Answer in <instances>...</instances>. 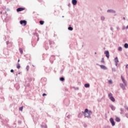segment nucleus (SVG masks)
<instances>
[{"label": "nucleus", "instance_id": "nucleus-34", "mask_svg": "<svg viewBox=\"0 0 128 128\" xmlns=\"http://www.w3.org/2000/svg\"><path fill=\"white\" fill-rule=\"evenodd\" d=\"M20 59H18V62H20Z\"/></svg>", "mask_w": 128, "mask_h": 128}, {"label": "nucleus", "instance_id": "nucleus-10", "mask_svg": "<svg viewBox=\"0 0 128 128\" xmlns=\"http://www.w3.org/2000/svg\"><path fill=\"white\" fill-rule=\"evenodd\" d=\"M120 86L122 88V90H124L126 88V87H124V86L123 84H120Z\"/></svg>", "mask_w": 128, "mask_h": 128}, {"label": "nucleus", "instance_id": "nucleus-14", "mask_svg": "<svg viewBox=\"0 0 128 128\" xmlns=\"http://www.w3.org/2000/svg\"><path fill=\"white\" fill-rule=\"evenodd\" d=\"M85 88H90V84H84Z\"/></svg>", "mask_w": 128, "mask_h": 128}, {"label": "nucleus", "instance_id": "nucleus-2", "mask_svg": "<svg viewBox=\"0 0 128 128\" xmlns=\"http://www.w3.org/2000/svg\"><path fill=\"white\" fill-rule=\"evenodd\" d=\"M20 24H23V26H26V21L24 20H20Z\"/></svg>", "mask_w": 128, "mask_h": 128}, {"label": "nucleus", "instance_id": "nucleus-15", "mask_svg": "<svg viewBox=\"0 0 128 128\" xmlns=\"http://www.w3.org/2000/svg\"><path fill=\"white\" fill-rule=\"evenodd\" d=\"M40 24L42 25L44 24V21L40 20Z\"/></svg>", "mask_w": 128, "mask_h": 128}, {"label": "nucleus", "instance_id": "nucleus-33", "mask_svg": "<svg viewBox=\"0 0 128 128\" xmlns=\"http://www.w3.org/2000/svg\"><path fill=\"white\" fill-rule=\"evenodd\" d=\"M108 12H110V10H108Z\"/></svg>", "mask_w": 128, "mask_h": 128}, {"label": "nucleus", "instance_id": "nucleus-25", "mask_svg": "<svg viewBox=\"0 0 128 128\" xmlns=\"http://www.w3.org/2000/svg\"><path fill=\"white\" fill-rule=\"evenodd\" d=\"M26 70H30V66H26Z\"/></svg>", "mask_w": 128, "mask_h": 128}, {"label": "nucleus", "instance_id": "nucleus-20", "mask_svg": "<svg viewBox=\"0 0 128 128\" xmlns=\"http://www.w3.org/2000/svg\"><path fill=\"white\" fill-rule=\"evenodd\" d=\"M60 80H61V82H64V78L63 77L60 78Z\"/></svg>", "mask_w": 128, "mask_h": 128}, {"label": "nucleus", "instance_id": "nucleus-30", "mask_svg": "<svg viewBox=\"0 0 128 128\" xmlns=\"http://www.w3.org/2000/svg\"><path fill=\"white\" fill-rule=\"evenodd\" d=\"M6 42V44H10V41H7Z\"/></svg>", "mask_w": 128, "mask_h": 128}, {"label": "nucleus", "instance_id": "nucleus-17", "mask_svg": "<svg viewBox=\"0 0 128 128\" xmlns=\"http://www.w3.org/2000/svg\"><path fill=\"white\" fill-rule=\"evenodd\" d=\"M116 122H120V118H116Z\"/></svg>", "mask_w": 128, "mask_h": 128}, {"label": "nucleus", "instance_id": "nucleus-12", "mask_svg": "<svg viewBox=\"0 0 128 128\" xmlns=\"http://www.w3.org/2000/svg\"><path fill=\"white\" fill-rule=\"evenodd\" d=\"M110 100H112V102H116V99H114V98L113 97H111V98H110Z\"/></svg>", "mask_w": 128, "mask_h": 128}, {"label": "nucleus", "instance_id": "nucleus-3", "mask_svg": "<svg viewBox=\"0 0 128 128\" xmlns=\"http://www.w3.org/2000/svg\"><path fill=\"white\" fill-rule=\"evenodd\" d=\"M110 122H111L112 126H114L116 124V123H114V119L112 118H110Z\"/></svg>", "mask_w": 128, "mask_h": 128}, {"label": "nucleus", "instance_id": "nucleus-7", "mask_svg": "<svg viewBox=\"0 0 128 128\" xmlns=\"http://www.w3.org/2000/svg\"><path fill=\"white\" fill-rule=\"evenodd\" d=\"M121 78H122V82H124V84L125 86H126V80H124V77H122V76H121Z\"/></svg>", "mask_w": 128, "mask_h": 128}, {"label": "nucleus", "instance_id": "nucleus-29", "mask_svg": "<svg viewBox=\"0 0 128 128\" xmlns=\"http://www.w3.org/2000/svg\"><path fill=\"white\" fill-rule=\"evenodd\" d=\"M46 96V94H42V96Z\"/></svg>", "mask_w": 128, "mask_h": 128}, {"label": "nucleus", "instance_id": "nucleus-5", "mask_svg": "<svg viewBox=\"0 0 128 128\" xmlns=\"http://www.w3.org/2000/svg\"><path fill=\"white\" fill-rule=\"evenodd\" d=\"M22 10H24V8H19L16 9V11L18 12H22Z\"/></svg>", "mask_w": 128, "mask_h": 128}, {"label": "nucleus", "instance_id": "nucleus-28", "mask_svg": "<svg viewBox=\"0 0 128 128\" xmlns=\"http://www.w3.org/2000/svg\"><path fill=\"white\" fill-rule=\"evenodd\" d=\"M101 19L102 20H104V18L102 17Z\"/></svg>", "mask_w": 128, "mask_h": 128}, {"label": "nucleus", "instance_id": "nucleus-35", "mask_svg": "<svg viewBox=\"0 0 128 128\" xmlns=\"http://www.w3.org/2000/svg\"><path fill=\"white\" fill-rule=\"evenodd\" d=\"M94 54H96V52H95Z\"/></svg>", "mask_w": 128, "mask_h": 128}, {"label": "nucleus", "instance_id": "nucleus-36", "mask_svg": "<svg viewBox=\"0 0 128 128\" xmlns=\"http://www.w3.org/2000/svg\"><path fill=\"white\" fill-rule=\"evenodd\" d=\"M124 20H126V18H124Z\"/></svg>", "mask_w": 128, "mask_h": 128}, {"label": "nucleus", "instance_id": "nucleus-16", "mask_svg": "<svg viewBox=\"0 0 128 128\" xmlns=\"http://www.w3.org/2000/svg\"><path fill=\"white\" fill-rule=\"evenodd\" d=\"M124 48H128V44H125L124 45Z\"/></svg>", "mask_w": 128, "mask_h": 128}, {"label": "nucleus", "instance_id": "nucleus-40", "mask_svg": "<svg viewBox=\"0 0 128 128\" xmlns=\"http://www.w3.org/2000/svg\"><path fill=\"white\" fill-rule=\"evenodd\" d=\"M126 116L127 118H128V116Z\"/></svg>", "mask_w": 128, "mask_h": 128}, {"label": "nucleus", "instance_id": "nucleus-13", "mask_svg": "<svg viewBox=\"0 0 128 128\" xmlns=\"http://www.w3.org/2000/svg\"><path fill=\"white\" fill-rule=\"evenodd\" d=\"M16 68H18V69L20 68V64L18 63V64H16Z\"/></svg>", "mask_w": 128, "mask_h": 128}, {"label": "nucleus", "instance_id": "nucleus-19", "mask_svg": "<svg viewBox=\"0 0 128 128\" xmlns=\"http://www.w3.org/2000/svg\"><path fill=\"white\" fill-rule=\"evenodd\" d=\"M19 50L20 52V54H22V48H19Z\"/></svg>", "mask_w": 128, "mask_h": 128}, {"label": "nucleus", "instance_id": "nucleus-18", "mask_svg": "<svg viewBox=\"0 0 128 128\" xmlns=\"http://www.w3.org/2000/svg\"><path fill=\"white\" fill-rule=\"evenodd\" d=\"M110 108H111L112 110H116V108L113 106H111Z\"/></svg>", "mask_w": 128, "mask_h": 128}, {"label": "nucleus", "instance_id": "nucleus-27", "mask_svg": "<svg viewBox=\"0 0 128 128\" xmlns=\"http://www.w3.org/2000/svg\"><path fill=\"white\" fill-rule=\"evenodd\" d=\"M125 108L128 110V107L127 106H125Z\"/></svg>", "mask_w": 128, "mask_h": 128}, {"label": "nucleus", "instance_id": "nucleus-22", "mask_svg": "<svg viewBox=\"0 0 128 128\" xmlns=\"http://www.w3.org/2000/svg\"><path fill=\"white\" fill-rule=\"evenodd\" d=\"M101 62H102V64H104V58H102Z\"/></svg>", "mask_w": 128, "mask_h": 128}, {"label": "nucleus", "instance_id": "nucleus-4", "mask_svg": "<svg viewBox=\"0 0 128 128\" xmlns=\"http://www.w3.org/2000/svg\"><path fill=\"white\" fill-rule=\"evenodd\" d=\"M106 58H110V52H108V51H105L104 52Z\"/></svg>", "mask_w": 128, "mask_h": 128}, {"label": "nucleus", "instance_id": "nucleus-23", "mask_svg": "<svg viewBox=\"0 0 128 128\" xmlns=\"http://www.w3.org/2000/svg\"><path fill=\"white\" fill-rule=\"evenodd\" d=\"M118 50H120V52H122V47H119Z\"/></svg>", "mask_w": 128, "mask_h": 128}, {"label": "nucleus", "instance_id": "nucleus-38", "mask_svg": "<svg viewBox=\"0 0 128 128\" xmlns=\"http://www.w3.org/2000/svg\"><path fill=\"white\" fill-rule=\"evenodd\" d=\"M32 66H34L32 65Z\"/></svg>", "mask_w": 128, "mask_h": 128}, {"label": "nucleus", "instance_id": "nucleus-11", "mask_svg": "<svg viewBox=\"0 0 128 128\" xmlns=\"http://www.w3.org/2000/svg\"><path fill=\"white\" fill-rule=\"evenodd\" d=\"M108 96L109 98H112V93H110L108 95Z\"/></svg>", "mask_w": 128, "mask_h": 128}, {"label": "nucleus", "instance_id": "nucleus-26", "mask_svg": "<svg viewBox=\"0 0 128 128\" xmlns=\"http://www.w3.org/2000/svg\"><path fill=\"white\" fill-rule=\"evenodd\" d=\"M108 83L110 84H112V80H109Z\"/></svg>", "mask_w": 128, "mask_h": 128}, {"label": "nucleus", "instance_id": "nucleus-37", "mask_svg": "<svg viewBox=\"0 0 128 128\" xmlns=\"http://www.w3.org/2000/svg\"><path fill=\"white\" fill-rule=\"evenodd\" d=\"M52 43H50V44H51Z\"/></svg>", "mask_w": 128, "mask_h": 128}, {"label": "nucleus", "instance_id": "nucleus-24", "mask_svg": "<svg viewBox=\"0 0 128 128\" xmlns=\"http://www.w3.org/2000/svg\"><path fill=\"white\" fill-rule=\"evenodd\" d=\"M68 30H74V29H73L72 28V27H69V28H68Z\"/></svg>", "mask_w": 128, "mask_h": 128}, {"label": "nucleus", "instance_id": "nucleus-21", "mask_svg": "<svg viewBox=\"0 0 128 128\" xmlns=\"http://www.w3.org/2000/svg\"><path fill=\"white\" fill-rule=\"evenodd\" d=\"M23 108H24V107H23V106L20 107V108H19V110H20L21 112H22Z\"/></svg>", "mask_w": 128, "mask_h": 128}, {"label": "nucleus", "instance_id": "nucleus-39", "mask_svg": "<svg viewBox=\"0 0 128 128\" xmlns=\"http://www.w3.org/2000/svg\"><path fill=\"white\" fill-rule=\"evenodd\" d=\"M126 116L127 118H128V116Z\"/></svg>", "mask_w": 128, "mask_h": 128}, {"label": "nucleus", "instance_id": "nucleus-8", "mask_svg": "<svg viewBox=\"0 0 128 128\" xmlns=\"http://www.w3.org/2000/svg\"><path fill=\"white\" fill-rule=\"evenodd\" d=\"M114 62H116V66H118V57H116L115 58H114Z\"/></svg>", "mask_w": 128, "mask_h": 128}, {"label": "nucleus", "instance_id": "nucleus-32", "mask_svg": "<svg viewBox=\"0 0 128 128\" xmlns=\"http://www.w3.org/2000/svg\"><path fill=\"white\" fill-rule=\"evenodd\" d=\"M126 68H128V64H126Z\"/></svg>", "mask_w": 128, "mask_h": 128}, {"label": "nucleus", "instance_id": "nucleus-1", "mask_svg": "<svg viewBox=\"0 0 128 128\" xmlns=\"http://www.w3.org/2000/svg\"><path fill=\"white\" fill-rule=\"evenodd\" d=\"M82 112L84 114V116H86V118H90V115L92 114V111L88 110V108H86L84 110V112Z\"/></svg>", "mask_w": 128, "mask_h": 128}, {"label": "nucleus", "instance_id": "nucleus-31", "mask_svg": "<svg viewBox=\"0 0 128 128\" xmlns=\"http://www.w3.org/2000/svg\"><path fill=\"white\" fill-rule=\"evenodd\" d=\"M10 72H14V70H11Z\"/></svg>", "mask_w": 128, "mask_h": 128}, {"label": "nucleus", "instance_id": "nucleus-9", "mask_svg": "<svg viewBox=\"0 0 128 128\" xmlns=\"http://www.w3.org/2000/svg\"><path fill=\"white\" fill-rule=\"evenodd\" d=\"M100 68H101L102 70H106V67L104 65H100Z\"/></svg>", "mask_w": 128, "mask_h": 128}, {"label": "nucleus", "instance_id": "nucleus-6", "mask_svg": "<svg viewBox=\"0 0 128 128\" xmlns=\"http://www.w3.org/2000/svg\"><path fill=\"white\" fill-rule=\"evenodd\" d=\"M72 4L74 6H76V4H78V1L76 0H72Z\"/></svg>", "mask_w": 128, "mask_h": 128}]
</instances>
